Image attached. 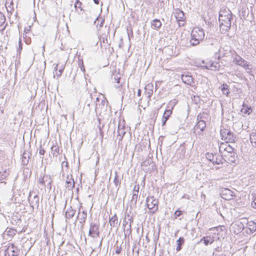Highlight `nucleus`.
Segmentation results:
<instances>
[{
    "mask_svg": "<svg viewBox=\"0 0 256 256\" xmlns=\"http://www.w3.org/2000/svg\"><path fill=\"white\" fill-rule=\"evenodd\" d=\"M232 17V14L230 10L224 9L220 10L218 20L222 33L225 34L228 31L231 26Z\"/></svg>",
    "mask_w": 256,
    "mask_h": 256,
    "instance_id": "nucleus-1",
    "label": "nucleus"
},
{
    "mask_svg": "<svg viewBox=\"0 0 256 256\" xmlns=\"http://www.w3.org/2000/svg\"><path fill=\"white\" fill-rule=\"evenodd\" d=\"M205 34L203 29L198 27L194 28L191 32V38L190 43L191 46H195L198 44L204 38Z\"/></svg>",
    "mask_w": 256,
    "mask_h": 256,
    "instance_id": "nucleus-2",
    "label": "nucleus"
},
{
    "mask_svg": "<svg viewBox=\"0 0 256 256\" xmlns=\"http://www.w3.org/2000/svg\"><path fill=\"white\" fill-rule=\"evenodd\" d=\"M147 208L150 210L148 212L150 214H154L158 210V200L153 196H148L146 199Z\"/></svg>",
    "mask_w": 256,
    "mask_h": 256,
    "instance_id": "nucleus-3",
    "label": "nucleus"
},
{
    "mask_svg": "<svg viewBox=\"0 0 256 256\" xmlns=\"http://www.w3.org/2000/svg\"><path fill=\"white\" fill-rule=\"evenodd\" d=\"M234 62L237 65H238L244 68L246 72L250 75H252V64H249L247 61L243 59L241 56L238 55H236L234 58Z\"/></svg>",
    "mask_w": 256,
    "mask_h": 256,
    "instance_id": "nucleus-4",
    "label": "nucleus"
},
{
    "mask_svg": "<svg viewBox=\"0 0 256 256\" xmlns=\"http://www.w3.org/2000/svg\"><path fill=\"white\" fill-rule=\"evenodd\" d=\"M212 230L214 231L212 236H211L210 235H209L206 236H204L200 240L198 243L204 242V245L207 246L208 244H212L216 240H218L220 239V237L218 236L219 234L218 230L216 229V228H212Z\"/></svg>",
    "mask_w": 256,
    "mask_h": 256,
    "instance_id": "nucleus-5",
    "label": "nucleus"
},
{
    "mask_svg": "<svg viewBox=\"0 0 256 256\" xmlns=\"http://www.w3.org/2000/svg\"><path fill=\"white\" fill-rule=\"evenodd\" d=\"M202 117L199 115L198 116V122L194 127V132L196 135L202 136L206 127V124L204 120H202Z\"/></svg>",
    "mask_w": 256,
    "mask_h": 256,
    "instance_id": "nucleus-6",
    "label": "nucleus"
},
{
    "mask_svg": "<svg viewBox=\"0 0 256 256\" xmlns=\"http://www.w3.org/2000/svg\"><path fill=\"white\" fill-rule=\"evenodd\" d=\"M222 138L226 141V143L234 142L235 137L233 134L228 130L224 128L220 130Z\"/></svg>",
    "mask_w": 256,
    "mask_h": 256,
    "instance_id": "nucleus-7",
    "label": "nucleus"
},
{
    "mask_svg": "<svg viewBox=\"0 0 256 256\" xmlns=\"http://www.w3.org/2000/svg\"><path fill=\"white\" fill-rule=\"evenodd\" d=\"M100 235L99 226L94 222L90 224L88 236L92 238L98 237Z\"/></svg>",
    "mask_w": 256,
    "mask_h": 256,
    "instance_id": "nucleus-8",
    "label": "nucleus"
},
{
    "mask_svg": "<svg viewBox=\"0 0 256 256\" xmlns=\"http://www.w3.org/2000/svg\"><path fill=\"white\" fill-rule=\"evenodd\" d=\"M175 17L178 22V26H184V24L185 16L184 12L180 9H176L175 12Z\"/></svg>",
    "mask_w": 256,
    "mask_h": 256,
    "instance_id": "nucleus-9",
    "label": "nucleus"
},
{
    "mask_svg": "<svg viewBox=\"0 0 256 256\" xmlns=\"http://www.w3.org/2000/svg\"><path fill=\"white\" fill-rule=\"evenodd\" d=\"M220 195L222 198L230 200L234 196V193L228 188H222L220 190Z\"/></svg>",
    "mask_w": 256,
    "mask_h": 256,
    "instance_id": "nucleus-10",
    "label": "nucleus"
},
{
    "mask_svg": "<svg viewBox=\"0 0 256 256\" xmlns=\"http://www.w3.org/2000/svg\"><path fill=\"white\" fill-rule=\"evenodd\" d=\"M6 256H17L18 254L19 250L14 244H10L6 252Z\"/></svg>",
    "mask_w": 256,
    "mask_h": 256,
    "instance_id": "nucleus-11",
    "label": "nucleus"
},
{
    "mask_svg": "<svg viewBox=\"0 0 256 256\" xmlns=\"http://www.w3.org/2000/svg\"><path fill=\"white\" fill-rule=\"evenodd\" d=\"M28 202L30 206L33 208H38L39 206V197L35 194L33 196L30 192L28 196Z\"/></svg>",
    "mask_w": 256,
    "mask_h": 256,
    "instance_id": "nucleus-12",
    "label": "nucleus"
},
{
    "mask_svg": "<svg viewBox=\"0 0 256 256\" xmlns=\"http://www.w3.org/2000/svg\"><path fill=\"white\" fill-rule=\"evenodd\" d=\"M206 158L214 164H220L222 163L221 158L216 154L214 155L212 154L207 153L206 154Z\"/></svg>",
    "mask_w": 256,
    "mask_h": 256,
    "instance_id": "nucleus-13",
    "label": "nucleus"
},
{
    "mask_svg": "<svg viewBox=\"0 0 256 256\" xmlns=\"http://www.w3.org/2000/svg\"><path fill=\"white\" fill-rule=\"evenodd\" d=\"M231 228L234 229V234H238L244 230V225L241 222H236L232 225Z\"/></svg>",
    "mask_w": 256,
    "mask_h": 256,
    "instance_id": "nucleus-14",
    "label": "nucleus"
},
{
    "mask_svg": "<svg viewBox=\"0 0 256 256\" xmlns=\"http://www.w3.org/2000/svg\"><path fill=\"white\" fill-rule=\"evenodd\" d=\"M181 78L184 83L188 85L192 86L194 83L192 76L188 73H184L181 76Z\"/></svg>",
    "mask_w": 256,
    "mask_h": 256,
    "instance_id": "nucleus-15",
    "label": "nucleus"
},
{
    "mask_svg": "<svg viewBox=\"0 0 256 256\" xmlns=\"http://www.w3.org/2000/svg\"><path fill=\"white\" fill-rule=\"evenodd\" d=\"M46 182H48V186H49L50 188L52 180L50 176L44 175L39 178L38 184H42V186H44Z\"/></svg>",
    "mask_w": 256,
    "mask_h": 256,
    "instance_id": "nucleus-16",
    "label": "nucleus"
},
{
    "mask_svg": "<svg viewBox=\"0 0 256 256\" xmlns=\"http://www.w3.org/2000/svg\"><path fill=\"white\" fill-rule=\"evenodd\" d=\"M224 156L228 161L230 163L236 164L237 161V155L234 152H232L224 154Z\"/></svg>",
    "mask_w": 256,
    "mask_h": 256,
    "instance_id": "nucleus-17",
    "label": "nucleus"
},
{
    "mask_svg": "<svg viewBox=\"0 0 256 256\" xmlns=\"http://www.w3.org/2000/svg\"><path fill=\"white\" fill-rule=\"evenodd\" d=\"M205 68L208 70L216 71L218 70L220 67V64L218 62H210L204 66Z\"/></svg>",
    "mask_w": 256,
    "mask_h": 256,
    "instance_id": "nucleus-18",
    "label": "nucleus"
},
{
    "mask_svg": "<svg viewBox=\"0 0 256 256\" xmlns=\"http://www.w3.org/2000/svg\"><path fill=\"white\" fill-rule=\"evenodd\" d=\"M66 183V188H68V190H72V188L74 187V182L72 178V175L67 176Z\"/></svg>",
    "mask_w": 256,
    "mask_h": 256,
    "instance_id": "nucleus-19",
    "label": "nucleus"
},
{
    "mask_svg": "<svg viewBox=\"0 0 256 256\" xmlns=\"http://www.w3.org/2000/svg\"><path fill=\"white\" fill-rule=\"evenodd\" d=\"M172 108L171 110H166L164 111L162 120V126H165L166 121L168 120L170 116L172 114Z\"/></svg>",
    "mask_w": 256,
    "mask_h": 256,
    "instance_id": "nucleus-20",
    "label": "nucleus"
},
{
    "mask_svg": "<svg viewBox=\"0 0 256 256\" xmlns=\"http://www.w3.org/2000/svg\"><path fill=\"white\" fill-rule=\"evenodd\" d=\"M222 149L225 151L226 154L234 152V148L230 145L228 144V143L223 144L220 147V152H222Z\"/></svg>",
    "mask_w": 256,
    "mask_h": 256,
    "instance_id": "nucleus-21",
    "label": "nucleus"
},
{
    "mask_svg": "<svg viewBox=\"0 0 256 256\" xmlns=\"http://www.w3.org/2000/svg\"><path fill=\"white\" fill-rule=\"evenodd\" d=\"M119 74H116L114 76V82L116 84L114 85L116 88L120 90L122 86V82Z\"/></svg>",
    "mask_w": 256,
    "mask_h": 256,
    "instance_id": "nucleus-22",
    "label": "nucleus"
},
{
    "mask_svg": "<svg viewBox=\"0 0 256 256\" xmlns=\"http://www.w3.org/2000/svg\"><path fill=\"white\" fill-rule=\"evenodd\" d=\"M30 156V153L28 151L25 150L23 152L22 158V162L24 166H26L28 164Z\"/></svg>",
    "mask_w": 256,
    "mask_h": 256,
    "instance_id": "nucleus-23",
    "label": "nucleus"
},
{
    "mask_svg": "<svg viewBox=\"0 0 256 256\" xmlns=\"http://www.w3.org/2000/svg\"><path fill=\"white\" fill-rule=\"evenodd\" d=\"M122 228L124 238L126 239L129 240L130 236L131 235L132 231V226H130V224H128V226H124Z\"/></svg>",
    "mask_w": 256,
    "mask_h": 256,
    "instance_id": "nucleus-24",
    "label": "nucleus"
},
{
    "mask_svg": "<svg viewBox=\"0 0 256 256\" xmlns=\"http://www.w3.org/2000/svg\"><path fill=\"white\" fill-rule=\"evenodd\" d=\"M109 224L110 226H111V228H114L118 224V218L116 214H115L111 218H110Z\"/></svg>",
    "mask_w": 256,
    "mask_h": 256,
    "instance_id": "nucleus-25",
    "label": "nucleus"
},
{
    "mask_svg": "<svg viewBox=\"0 0 256 256\" xmlns=\"http://www.w3.org/2000/svg\"><path fill=\"white\" fill-rule=\"evenodd\" d=\"M87 217V213L86 211L83 210L81 213L80 212H78L77 218L80 220V222L84 224L85 222Z\"/></svg>",
    "mask_w": 256,
    "mask_h": 256,
    "instance_id": "nucleus-26",
    "label": "nucleus"
},
{
    "mask_svg": "<svg viewBox=\"0 0 256 256\" xmlns=\"http://www.w3.org/2000/svg\"><path fill=\"white\" fill-rule=\"evenodd\" d=\"M151 28L155 30H158L162 26V22L158 19H154L151 22Z\"/></svg>",
    "mask_w": 256,
    "mask_h": 256,
    "instance_id": "nucleus-27",
    "label": "nucleus"
},
{
    "mask_svg": "<svg viewBox=\"0 0 256 256\" xmlns=\"http://www.w3.org/2000/svg\"><path fill=\"white\" fill-rule=\"evenodd\" d=\"M242 106V108L241 110V112L244 114L249 115L252 112V107L244 103H243Z\"/></svg>",
    "mask_w": 256,
    "mask_h": 256,
    "instance_id": "nucleus-28",
    "label": "nucleus"
},
{
    "mask_svg": "<svg viewBox=\"0 0 256 256\" xmlns=\"http://www.w3.org/2000/svg\"><path fill=\"white\" fill-rule=\"evenodd\" d=\"M246 227L250 230V233H252L256 230V223L254 221L248 222Z\"/></svg>",
    "mask_w": 256,
    "mask_h": 256,
    "instance_id": "nucleus-29",
    "label": "nucleus"
},
{
    "mask_svg": "<svg viewBox=\"0 0 256 256\" xmlns=\"http://www.w3.org/2000/svg\"><path fill=\"white\" fill-rule=\"evenodd\" d=\"M228 88L229 86L226 84H224L220 88L224 94L228 96L230 93Z\"/></svg>",
    "mask_w": 256,
    "mask_h": 256,
    "instance_id": "nucleus-30",
    "label": "nucleus"
},
{
    "mask_svg": "<svg viewBox=\"0 0 256 256\" xmlns=\"http://www.w3.org/2000/svg\"><path fill=\"white\" fill-rule=\"evenodd\" d=\"M75 214V210L72 209V207L68 208L66 212V218H72Z\"/></svg>",
    "mask_w": 256,
    "mask_h": 256,
    "instance_id": "nucleus-31",
    "label": "nucleus"
},
{
    "mask_svg": "<svg viewBox=\"0 0 256 256\" xmlns=\"http://www.w3.org/2000/svg\"><path fill=\"white\" fill-rule=\"evenodd\" d=\"M51 150L54 156H57L59 154L60 149L57 145H52L51 147Z\"/></svg>",
    "mask_w": 256,
    "mask_h": 256,
    "instance_id": "nucleus-32",
    "label": "nucleus"
},
{
    "mask_svg": "<svg viewBox=\"0 0 256 256\" xmlns=\"http://www.w3.org/2000/svg\"><path fill=\"white\" fill-rule=\"evenodd\" d=\"M184 239L182 237H180L177 240H176V244H177V246L176 248V250L177 251H180L182 249L181 246L184 244Z\"/></svg>",
    "mask_w": 256,
    "mask_h": 256,
    "instance_id": "nucleus-33",
    "label": "nucleus"
},
{
    "mask_svg": "<svg viewBox=\"0 0 256 256\" xmlns=\"http://www.w3.org/2000/svg\"><path fill=\"white\" fill-rule=\"evenodd\" d=\"M92 103V96H90V100H88L86 102V105L84 106V109L87 110L88 112L90 110V105Z\"/></svg>",
    "mask_w": 256,
    "mask_h": 256,
    "instance_id": "nucleus-34",
    "label": "nucleus"
},
{
    "mask_svg": "<svg viewBox=\"0 0 256 256\" xmlns=\"http://www.w3.org/2000/svg\"><path fill=\"white\" fill-rule=\"evenodd\" d=\"M126 134L125 130H118L117 138L118 139L119 141L122 140L124 136Z\"/></svg>",
    "mask_w": 256,
    "mask_h": 256,
    "instance_id": "nucleus-35",
    "label": "nucleus"
},
{
    "mask_svg": "<svg viewBox=\"0 0 256 256\" xmlns=\"http://www.w3.org/2000/svg\"><path fill=\"white\" fill-rule=\"evenodd\" d=\"M104 22V20L102 18H97L94 21V23L96 25V26L98 27V22H100V28H101L103 26Z\"/></svg>",
    "mask_w": 256,
    "mask_h": 256,
    "instance_id": "nucleus-36",
    "label": "nucleus"
},
{
    "mask_svg": "<svg viewBox=\"0 0 256 256\" xmlns=\"http://www.w3.org/2000/svg\"><path fill=\"white\" fill-rule=\"evenodd\" d=\"M138 196L136 195V194H132V198L131 200V204L132 206H136L137 200H138Z\"/></svg>",
    "mask_w": 256,
    "mask_h": 256,
    "instance_id": "nucleus-37",
    "label": "nucleus"
},
{
    "mask_svg": "<svg viewBox=\"0 0 256 256\" xmlns=\"http://www.w3.org/2000/svg\"><path fill=\"white\" fill-rule=\"evenodd\" d=\"M250 140L254 146H256V134L250 135Z\"/></svg>",
    "mask_w": 256,
    "mask_h": 256,
    "instance_id": "nucleus-38",
    "label": "nucleus"
},
{
    "mask_svg": "<svg viewBox=\"0 0 256 256\" xmlns=\"http://www.w3.org/2000/svg\"><path fill=\"white\" fill-rule=\"evenodd\" d=\"M252 206L256 209V193L252 194Z\"/></svg>",
    "mask_w": 256,
    "mask_h": 256,
    "instance_id": "nucleus-39",
    "label": "nucleus"
},
{
    "mask_svg": "<svg viewBox=\"0 0 256 256\" xmlns=\"http://www.w3.org/2000/svg\"><path fill=\"white\" fill-rule=\"evenodd\" d=\"M125 130V126L124 124V121L122 122L120 121L118 126V130Z\"/></svg>",
    "mask_w": 256,
    "mask_h": 256,
    "instance_id": "nucleus-40",
    "label": "nucleus"
},
{
    "mask_svg": "<svg viewBox=\"0 0 256 256\" xmlns=\"http://www.w3.org/2000/svg\"><path fill=\"white\" fill-rule=\"evenodd\" d=\"M5 21L6 18L0 12V26L4 23Z\"/></svg>",
    "mask_w": 256,
    "mask_h": 256,
    "instance_id": "nucleus-41",
    "label": "nucleus"
},
{
    "mask_svg": "<svg viewBox=\"0 0 256 256\" xmlns=\"http://www.w3.org/2000/svg\"><path fill=\"white\" fill-rule=\"evenodd\" d=\"M82 5V3L79 0H76L75 4H74V7L77 8H80V10H82V9L81 7Z\"/></svg>",
    "mask_w": 256,
    "mask_h": 256,
    "instance_id": "nucleus-42",
    "label": "nucleus"
},
{
    "mask_svg": "<svg viewBox=\"0 0 256 256\" xmlns=\"http://www.w3.org/2000/svg\"><path fill=\"white\" fill-rule=\"evenodd\" d=\"M6 176V170H4L2 172H0V180H4Z\"/></svg>",
    "mask_w": 256,
    "mask_h": 256,
    "instance_id": "nucleus-43",
    "label": "nucleus"
},
{
    "mask_svg": "<svg viewBox=\"0 0 256 256\" xmlns=\"http://www.w3.org/2000/svg\"><path fill=\"white\" fill-rule=\"evenodd\" d=\"M114 183L115 186H116L120 184L119 182V180L118 178L116 173V176H115L114 178Z\"/></svg>",
    "mask_w": 256,
    "mask_h": 256,
    "instance_id": "nucleus-44",
    "label": "nucleus"
},
{
    "mask_svg": "<svg viewBox=\"0 0 256 256\" xmlns=\"http://www.w3.org/2000/svg\"><path fill=\"white\" fill-rule=\"evenodd\" d=\"M182 214V212L179 210H176L174 213V217L175 218H178Z\"/></svg>",
    "mask_w": 256,
    "mask_h": 256,
    "instance_id": "nucleus-45",
    "label": "nucleus"
},
{
    "mask_svg": "<svg viewBox=\"0 0 256 256\" xmlns=\"http://www.w3.org/2000/svg\"><path fill=\"white\" fill-rule=\"evenodd\" d=\"M128 224H128V220H126V217H125L124 218L123 222H122V227L128 226Z\"/></svg>",
    "mask_w": 256,
    "mask_h": 256,
    "instance_id": "nucleus-46",
    "label": "nucleus"
},
{
    "mask_svg": "<svg viewBox=\"0 0 256 256\" xmlns=\"http://www.w3.org/2000/svg\"><path fill=\"white\" fill-rule=\"evenodd\" d=\"M78 65L80 66V70H81L82 72H84V71H85V70H84V64H83V61H82V60L80 61V62H79Z\"/></svg>",
    "mask_w": 256,
    "mask_h": 256,
    "instance_id": "nucleus-47",
    "label": "nucleus"
},
{
    "mask_svg": "<svg viewBox=\"0 0 256 256\" xmlns=\"http://www.w3.org/2000/svg\"><path fill=\"white\" fill-rule=\"evenodd\" d=\"M127 216L128 218V220L129 222V224H130V226H132V223L133 222V219L132 216H130L129 214L127 215Z\"/></svg>",
    "mask_w": 256,
    "mask_h": 256,
    "instance_id": "nucleus-48",
    "label": "nucleus"
},
{
    "mask_svg": "<svg viewBox=\"0 0 256 256\" xmlns=\"http://www.w3.org/2000/svg\"><path fill=\"white\" fill-rule=\"evenodd\" d=\"M153 93V91L152 90H150L146 92L147 97L148 98H150Z\"/></svg>",
    "mask_w": 256,
    "mask_h": 256,
    "instance_id": "nucleus-49",
    "label": "nucleus"
},
{
    "mask_svg": "<svg viewBox=\"0 0 256 256\" xmlns=\"http://www.w3.org/2000/svg\"><path fill=\"white\" fill-rule=\"evenodd\" d=\"M45 153V150L42 148V146H40V150H39V154H40V155H44Z\"/></svg>",
    "mask_w": 256,
    "mask_h": 256,
    "instance_id": "nucleus-50",
    "label": "nucleus"
},
{
    "mask_svg": "<svg viewBox=\"0 0 256 256\" xmlns=\"http://www.w3.org/2000/svg\"><path fill=\"white\" fill-rule=\"evenodd\" d=\"M122 251V248L120 247L117 246L116 250V253L117 254H120Z\"/></svg>",
    "mask_w": 256,
    "mask_h": 256,
    "instance_id": "nucleus-51",
    "label": "nucleus"
},
{
    "mask_svg": "<svg viewBox=\"0 0 256 256\" xmlns=\"http://www.w3.org/2000/svg\"><path fill=\"white\" fill-rule=\"evenodd\" d=\"M22 50V43L21 42V40H20L18 42V50Z\"/></svg>",
    "mask_w": 256,
    "mask_h": 256,
    "instance_id": "nucleus-52",
    "label": "nucleus"
},
{
    "mask_svg": "<svg viewBox=\"0 0 256 256\" xmlns=\"http://www.w3.org/2000/svg\"><path fill=\"white\" fill-rule=\"evenodd\" d=\"M139 189H140V186L139 185H137V186H134V190H136L137 192H139Z\"/></svg>",
    "mask_w": 256,
    "mask_h": 256,
    "instance_id": "nucleus-53",
    "label": "nucleus"
},
{
    "mask_svg": "<svg viewBox=\"0 0 256 256\" xmlns=\"http://www.w3.org/2000/svg\"><path fill=\"white\" fill-rule=\"evenodd\" d=\"M64 70V66L63 64H62L61 66L59 67V71L62 72L63 70Z\"/></svg>",
    "mask_w": 256,
    "mask_h": 256,
    "instance_id": "nucleus-54",
    "label": "nucleus"
},
{
    "mask_svg": "<svg viewBox=\"0 0 256 256\" xmlns=\"http://www.w3.org/2000/svg\"><path fill=\"white\" fill-rule=\"evenodd\" d=\"M56 74L58 77H60L62 75V72H60L58 70V72H56Z\"/></svg>",
    "mask_w": 256,
    "mask_h": 256,
    "instance_id": "nucleus-55",
    "label": "nucleus"
},
{
    "mask_svg": "<svg viewBox=\"0 0 256 256\" xmlns=\"http://www.w3.org/2000/svg\"><path fill=\"white\" fill-rule=\"evenodd\" d=\"M58 66H59V64H56V65L55 66L54 68V70H55V71H56V72L58 70Z\"/></svg>",
    "mask_w": 256,
    "mask_h": 256,
    "instance_id": "nucleus-56",
    "label": "nucleus"
},
{
    "mask_svg": "<svg viewBox=\"0 0 256 256\" xmlns=\"http://www.w3.org/2000/svg\"><path fill=\"white\" fill-rule=\"evenodd\" d=\"M140 94H141V90L140 89H138V96H140Z\"/></svg>",
    "mask_w": 256,
    "mask_h": 256,
    "instance_id": "nucleus-57",
    "label": "nucleus"
},
{
    "mask_svg": "<svg viewBox=\"0 0 256 256\" xmlns=\"http://www.w3.org/2000/svg\"><path fill=\"white\" fill-rule=\"evenodd\" d=\"M138 192H137L136 190H133V192H132V194H136V195H137L138 196Z\"/></svg>",
    "mask_w": 256,
    "mask_h": 256,
    "instance_id": "nucleus-58",
    "label": "nucleus"
},
{
    "mask_svg": "<svg viewBox=\"0 0 256 256\" xmlns=\"http://www.w3.org/2000/svg\"><path fill=\"white\" fill-rule=\"evenodd\" d=\"M94 2L96 4H99V0H93Z\"/></svg>",
    "mask_w": 256,
    "mask_h": 256,
    "instance_id": "nucleus-59",
    "label": "nucleus"
},
{
    "mask_svg": "<svg viewBox=\"0 0 256 256\" xmlns=\"http://www.w3.org/2000/svg\"><path fill=\"white\" fill-rule=\"evenodd\" d=\"M146 88H153V86L152 84H148L146 86Z\"/></svg>",
    "mask_w": 256,
    "mask_h": 256,
    "instance_id": "nucleus-60",
    "label": "nucleus"
},
{
    "mask_svg": "<svg viewBox=\"0 0 256 256\" xmlns=\"http://www.w3.org/2000/svg\"><path fill=\"white\" fill-rule=\"evenodd\" d=\"M101 103H102V104H104L105 103V100H102Z\"/></svg>",
    "mask_w": 256,
    "mask_h": 256,
    "instance_id": "nucleus-61",
    "label": "nucleus"
},
{
    "mask_svg": "<svg viewBox=\"0 0 256 256\" xmlns=\"http://www.w3.org/2000/svg\"><path fill=\"white\" fill-rule=\"evenodd\" d=\"M30 27L29 28V29H26V28H25L24 32H27L28 31H29V30H30Z\"/></svg>",
    "mask_w": 256,
    "mask_h": 256,
    "instance_id": "nucleus-62",
    "label": "nucleus"
},
{
    "mask_svg": "<svg viewBox=\"0 0 256 256\" xmlns=\"http://www.w3.org/2000/svg\"><path fill=\"white\" fill-rule=\"evenodd\" d=\"M216 250L217 251V252H219L220 250H219V247H218L216 248Z\"/></svg>",
    "mask_w": 256,
    "mask_h": 256,
    "instance_id": "nucleus-63",
    "label": "nucleus"
},
{
    "mask_svg": "<svg viewBox=\"0 0 256 256\" xmlns=\"http://www.w3.org/2000/svg\"><path fill=\"white\" fill-rule=\"evenodd\" d=\"M102 240H101V241L100 242V245H99L100 247L102 246Z\"/></svg>",
    "mask_w": 256,
    "mask_h": 256,
    "instance_id": "nucleus-64",
    "label": "nucleus"
}]
</instances>
